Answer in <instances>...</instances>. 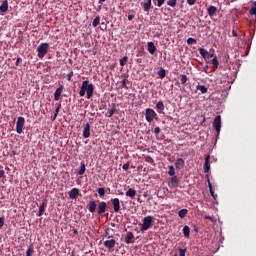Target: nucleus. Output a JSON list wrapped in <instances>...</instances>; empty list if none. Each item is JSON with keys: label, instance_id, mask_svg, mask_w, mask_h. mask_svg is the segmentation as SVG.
Here are the masks:
<instances>
[{"label": "nucleus", "instance_id": "f257e3e1", "mask_svg": "<svg viewBox=\"0 0 256 256\" xmlns=\"http://www.w3.org/2000/svg\"><path fill=\"white\" fill-rule=\"evenodd\" d=\"M154 220H155V217L153 216L144 217L142 220L140 231L144 232V231H147L148 229H151V227L153 226Z\"/></svg>", "mask_w": 256, "mask_h": 256}, {"label": "nucleus", "instance_id": "f03ea898", "mask_svg": "<svg viewBox=\"0 0 256 256\" xmlns=\"http://www.w3.org/2000/svg\"><path fill=\"white\" fill-rule=\"evenodd\" d=\"M48 51H49V43H41L37 47V53H38L39 59H43L45 55H47Z\"/></svg>", "mask_w": 256, "mask_h": 256}, {"label": "nucleus", "instance_id": "7ed1b4c3", "mask_svg": "<svg viewBox=\"0 0 256 256\" xmlns=\"http://www.w3.org/2000/svg\"><path fill=\"white\" fill-rule=\"evenodd\" d=\"M157 117V113L152 108H147L145 113V119L148 123H152V121Z\"/></svg>", "mask_w": 256, "mask_h": 256}, {"label": "nucleus", "instance_id": "20e7f679", "mask_svg": "<svg viewBox=\"0 0 256 256\" xmlns=\"http://www.w3.org/2000/svg\"><path fill=\"white\" fill-rule=\"evenodd\" d=\"M23 127H25V118L24 117H18L16 122V132L21 135L23 133Z\"/></svg>", "mask_w": 256, "mask_h": 256}, {"label": "nucleus", "instance_id": "39448f33", "mask_svg": "<svg viewBox=\"0 0 256 256\" xmlns=\"http://www.w3.org/2000/svg\"><path fill=\"white\" fill-rule=\"evenodd\" d=\"M213 127L216 133L219 135V133H221V116L220 115H217L214 118Z\"/></svg>", "mask_w": 256, "mask_h": 256}, {"label": "nucleus", "instance_id": "423d86ee", "mask_svg": "<svg viewBox=\"0 0 256 256\" xmlns=\"http://www.w3.org/2000/svg\"><path fill=\"white\" fill-rule=\"evenodd\" d=\"M110 201L112 203L114 213H119V211H121V200H119V198H112Z\"/></svg>", "mask_w": 256, "mask_h": 256}, {"label": "nucleus", "instance_id": "0eeeda50", "mask_svg": "<svg viewBox=\"0 0 256 256\" xmlns=\"http://www.w3.org/2000/svg\"><path fill=\"white\" fill-rule=\"evenodd\" d=\"M107 211V202H98L97 215H103Z\"/></svg>", "mask_w": 256, "mask_h": 256}, {"label": "nucleus", "instance_id": "6e6552de", "mask_svg": "<svg viewBox=\"0 0 256 256\" xmlns=\"http://www.w3.org/2000/svg\"><path fill=\"white\" fill-rule=\"evenodd\" d=\"M83 137L84 139L91 137V124L89 122L83 125Z\"/></svg>", "mask_w": 256, "mask_h": 256}, {"label": "nucleus", "instance_id": "1a4fd4ad", "mask_svg": "<svg viewBox=\"0 0 256 256\" xmlns=\"http://www.w3.org/2000/svg\"><path fill=\"white\" fill-rule=\"evenodd\" d=\"M87 209L90 213H95L97 211V201L95 199H91L87 204Z\"/></svg>", "mask_w": 256, "mask_h": 256}, {"label": "nucleus", "instance_id": "9d476101", "mask_svg": "<svg viewBox=\"0 0 256 256\" xmlns=\"http://www.w3.org/2000/svg\"><path fill=\"white\" fill-rule=\"evenodd\" d=\"M169 195V188L164 187V188H160L157 192V197H159V199H165V197H167Z\"/></svg>", "mask_w": 256, "mask_h": 256}, {"label": "nucleus", "instance_id": "9b49d317", "mask_svg": "<svg viewBox=\"0 0 256 256\" xmlns=\"http://www.w3.org/2000/svg\"><path fill=\"white\" fill-rule=\"evenodd\" d=\"M168 187H171V188L179 187V178H177V176H172V178L168 182Z\"/></svg>", "mask_w": 256, "mask_h": 256}, {"label": "nucleus", "instance_id": "f8f14e48", "mask_svg": "<svg viewBox=\"0 0 256 256\" xmlns=\"http://www.w3.org/2000/svg\"><path fill=\"white\" fill-rule=\"evenodd\" d=\"M210 159H211V156L209 155L205 157V163L203 167L204 173H209V171H211V164L209 163Z\"/></svg>", "mask_w": 256, "mask_h": 256}, {"label": "nucleus", "instance_id": "ddd939ff", "mask_svg": "<svg viewBox=\"0 0 256 256\" xmlns=\"http://www.w3.org/2000/svg\"><path fill=\"white\" fill-rule=\"evenodd\" d=\"M87 85H89V81L85 80L82 82V86L79 92L80 97H85V93L87 92Z\"/></svg>", "mask_w": 256, "mask_h": 256}, {"label": "nucleus", "instance_id": "4468645a", "mask_svg": "<svg viewBox=\"0 0 256 256\" xmlns=\"http://www.w3.org/2000/svg\"><path fill=\"white\" fill-rule=\"evenodd\" d=\"M104 246L107 249H113L115 247V239L111 238V236L108 237V240L104 242Z\"/></svg>", "mask_w": 256, "mask_h": 256}, {"label": "nucleus", "instance_id": "2eb2a0df", "mask_svg": "<svg viewBox=\"0 0 256 256\" xmlns=\"http://www.w3.org/2000/svg\"><path fill=\"white\" fill-rule=\"evenodd\" d=\"M147 50L150 53V55H155V51H157V47L155 46V43L147 42Z\"/></svg>", "mask_w": 256, "mask_h": 256}, {"label": "nucleus", "instance_id": "dca6fc26", "mask_svg": "<svg viewBox=\"0 0 256 256\" xmlns=\"http://www.w3.org/2000/svg\"><path fill=\"white\" fill-rule=\"evenodd\" d=\"M93 91H95V87L93 86V84H87V88H86L87 99H91V97H93Z\"/></svg>", "mask_w": 256, "mask_h": 256}, {"label": "nucleus", "instance_id": "f3484780", "mask_svg": "<svg viewBox=\"0 0 256 256\" xmlns=\"http://www.w3.org/2000/svg\"><path fill=\"white\" fill-rule=\"evenodd\" d=\"M70 199H77L79 197V188H72L71 191L68 192Z\"/></svg>", "mask_w": 256, "mask_h": 256}, {"label": "nucleus", "instance_id": "a211bd4d", "mask_svg": "<svg viewBox=\"0 0 256 256\" xmlns=\"http://www.w3.org/2000/svg\"><path fill=\"white\" fill-rule=\"evenodd\" d=\"M45 207H47V201H42V203L39 206V211L37 213V217H42L43 213H45Z\"/></svg>", "mask_w": 256, "mask_h": 256}, {"label": "nucleus", "instance_id": "6ab92c4d", "mask_svg": "<svg viewBox=\"0 0 256 256\" xmlns=\"http://www.w3.org/2000/svg\"><path fill=\"white\" fill-rule=\"evenodd\" d=\"M133 239H135V235L133 232H127L125 237V243L130 245V243H134Z\"/></svg>", "mask_w": 256, "mask_h": 256}, {"label": "nucleus", "instance_id": "aec40b11", "mask_svg": "<svg viewBox=\"0 0 256 256\" xmlns=\"http://www.w3.org/2000/svg\"><path fill=\"white\" fill-rule=\"evenodd\" d=\"M207 13H208L209 17H211V18L215 17V15H217V7L209 6L207 8Z\"/></svg>", "mask_w": 256, "mask_h": 256}, {"label": "nucleus", "instance_id": "412c9836", "mask_svg": "<svg viewBox=\"0 0 256 256\" xmlns=\"http://www.w3.org/2000/svg\"><path fill=\"white\" fill-rule=\"evenodd\" d=\"M207 183L209 187V191L213 199H217V194H215V191H213V184H211V180L209 179V175H207Z\"/></svg>", "mask_w": 256, "mask_h": 256}, {"label": "nucleus", "instance_id": "4be33fe9", "mask_svg": "<svg viewBox=\"0 0 256 256\" xmlns=\"http://www.w3.org/2000/svg\"><path fill=\"white\" fill-rule=\"evenodd\" d=\"M61 93H63V85H61L59 88L56 89L54 93V100L59 101L61 99Z\"/></svg>", "mask_w": 256, "mask_h": 256}, {"label": "nucleus", "instance_id": "5701e85b", "mask_svg": "<svg viewBox=\"0 0 256 256\" xmlns=\"http://www.w3.org/2000/svg\"><path fill=\"white\" fill-rule=\"evenodd\" d=\"M154 133H155L157 139H159L160 141H163V139H165V134H160L161 133V128L155 127L154 128Z\"/></svg>", "mask_w": 256, "mask_h": 256}, {"label": "nucleus", "instance_id": "b1692460", "mask_svg": "<svg viewBox=\"0 0 256 256\" xmlns=\"http://www.w3.org/2000/svg\"><path fill=\"white\" fill-rule=\"evenodd\" d=\"M7 9H9V2L4 0L0 5V13H7Z\"/></svg>", "mask_w": 256, "mask_h": 256}, {"label": "nucleus", "instance_id": "393cba45", "mask_svg": "<svg viewBox=\"0 0 256 256\" xmlns=\"http://www.w3.org/2000/svg\"><path fill=\"white\" fill-rule=\"evenodd\" d=\"M176 169H183L185 167V160L183 158H178L175 162Z\"/></svg>", "mask_w": 256, "mask_h": 256}, {"label": "nucleus", "instance_id": "a878e982", "mask_svg": "<svg viewBox=\"0 0 256 256\" xmlns=\"http://www.w3.org/2000/svg\"><path fill=\"white\" fill-rule=\"evenodd\" d=\"M115 111H117V106L115 105V103H112L111 109H108L106 117H111L112 115H115Z\"/></svg>", "mask_w": 256, "mask_h": 256}, {"label": "nucleus", "instance_id": "bb28decb", "mask_svg": "<svg viewBox=\"0 0 256 256\" xmlns=\"http://www.w3.org/2000/svg\"><path fill=\"white\" fill-rule=\"evenodd\" d=\"M126 197H130L131 199H134L135 195H137V191L133 188H129L126 193Z\"/></svg>", "mask_w": 256, "mask_h": 256}, {"label": "nucleus", "instance_id": "cd10ccee", "mask_svg": "<svg viewBox=\"0 0 256 256\" xmlns=\"http://www.w3.org/2000/svg\"><path fill=\"white\" fill-rule=\"evenodd\" d=\"M156 109H157L158 113H162L163 111H165V104H163V101H159L156 104Z\"/></svg>", "mask_w": 256, "mask_h": 256}, {"label": "nucleus", "instance_id": "c85d7f7f", "mask_svg": "<svg viewBox=\"0 0 256 256\" xmlns=\"http://www.w3.org/2000/svg\"><path fill=\"white\" fill-rule=\"evenodd\" d=\"M142 7L144 11H149L151 9V0H147L146 2L142 3Z\"/></svg>", "mask_w": 256, "mask_h": 256}, {"label": "nucleus", "instance_id": "c756f323", "mask_svg": "<svg viewBox=\"0 0 256 256\" xmlns=\"http://www.w3.org/2000/svg\"><path fill=\"white\" fill-rule=\"evenodd\" d=\"M86 167H85V161H82L80 163V169L78 171V175H85Z\"/></svg>", "mask_w": 256, "mask_h": 256}, {"label": "nucleus", "instance_id": "7c9ffc66", "mask_svg": "<svg viewBox=\"0 0 256 256\" xmlns=\"http://www.w3.org/2000/svg\"><path fill=\"white\" fill-rule=\"evenodd\" d=\"M187 213H189V210L187 209H181L178 212V216L180 217V219H185V217H187Z\"/></svg>", "mask_w": 256, "mask_h": 256}, {"label": "nucleus", "instance_id": "2f4dec72", "mask_svg": "<svg viewBox=\"0 0 256 256\" xmlns=\"http://www.w3.org/2000/svg\"><path fill=\"white\" fill-rule=\"evenodd\" d=\"M33 253H35V249L33 247V244H30L26 251V256H33Z\"/></svg>", "mask_w": 256, "mask_h": 256}, {"label": "nucleus", "instance_id": "473e14b6", "mask_svg": "<svg viewBox=\"0 0 256 256\" xmlns=\"http://www.w3.org/2000/svg\"><path fill=\"white\" fill-rule=\"evenodd\" d=\"M201 57H203V59H207V55H209V52L203 48H199L198 49Z\"/></svg>", "mask_w": 256, "mask_h": 256}, {"label": "nucleus", "instance_id": "72a5a7b5", "mask_svg": "<svg viewBox=\"0 0 256 256\" xmlns=\"http://www.w3.org/2000/svg\"><path fill=\"white\" fill-rule=\"evenodd\" d=\"M196 89H197V91H201L202 94H205L208 91V89L205 85H197Z\"/></svg>", "mask_w": 256, "mask_h": 256}, {"label": "nucleus", "instance_id": "f704fd0d", "mask_svg": "<svg viewBox=\"0 0 256 256\" xmlns=\"http://www.w3.org/2000/svg\"><path fill=\"white\" fill-rule=\"evenodd\" d=\"M190 233H191V229L189 228V226H187V225L184 226L183 227V235H184V237L189 238Z\"/></svg>", "mask_w": 256, "mask_h": 256}, {"label": "nucleus", "instance_id": "c9c22d12", "mask_svg": "<svg viewBox=\"0 0 256 256\" xmlns=\"http://www.w3.org/2000/svg\"><path fill=\"white\" fill-rule=\"evenodd\" d=\"M187 81H188L187 75L181 74L180 75V83H181V85H185V83H187Z\"/></svg>", "mask_w": 256, "mask_h": 256}, {"label": "nucleus", "instance_id": "e433bc0d", "mask_svg": "<svg viewBox=\"0 0 256 256\" xmlns=\"http://www.w3.org/2000/svg\"><path fill=\"white\" fill-rule=\"evenodd\" d=\"M100 22H101V17L97 16L96 18H94V20L92 22V26L97 27Z\"/></svg>", "mask_w": 256, "mask_h": 256}, {"label": "nucleus", "instance_id": "4c0bfd02", "mask_svg": "<svg viewBox=\"0 0 256 256\" xmlns=\"http://www.w3.org/2000/svg\"><path fill=\"white\" fill-rule=\"evenodd\" d=\"M168 169H169V170H168V175H169L170 177H175V167L169 166Z\"/></svg>", "mask_w": 256, "mask_h": 256}, {"label": "nucleus", "instance_id": "58836bf2", "mask_svg": "<svg viewBox=\"0 0 256 256\" xmlns=\"http://www.w3.org/2000/svg\"><path fill=\"white\" fill-rule=\"evenodd\" d=\"M127 61H129V57L124 56L123 58H121L120 59V66L125 67V63H127Z\"/></svg>", "mask_w": 256, "mask_h": 256}, {"label": "nucleus", "instance_id": "ea45409f", "mask_svg": "<svg viewBox=\"0 0 256 256\" xmlns=\"http://www.w3.org/2000/svg\"><path fill=\"white\" fill-rule=\"evenodd\" d=\"M212 65H213V68H214V69H217V67H219V60H217V56H215V57L212 59Z\"/></svg>", "mask_w": 256, "mask_h": 256}, {"label": "nucleus", "instance_id": "a19ab883", "mask_svg": "<svg viewBox=\"0 0 256 256\" xmlns=\"http://www.w3.org/2000/svg\"><path fill=\"white\" fill-rule=\"evenodd\" d=\"M187 44L188 45H196L197 44V40L195 38H188L187 39Z\"/></svg>", "mask_w": 256, "mask_h": 256}, {"label": "nucleus", "instance_id": "79ce46f5", "mask_svg": "<svg viewBox=\"0 0 256 256\" xmlns=\"http://www.w3.org/2000/svg\"><path fill=\"white\" fill-rule=\"evenodd\" d=\"M61 109V104H59L55 110V113H54V117H53V121H55L57 119V115H59V111Z\"/></svg>", "mask_w": 256, "mask_h": 256}, {"label": "nucleus", "instance_id": "37998d69", "mask_svg": "<svg viewBox=\"0 0 256 256\" xmlns=\"http://www.w3.org/2000/svg\"><path fill=\"white\" fill-rule=\"evenodd\" d=\"M253 7L249 10L250 15H256V1L253 2Z\"/></svg>", "mask_w": 256, "mask_h": 256}, {"label": "nucleus", "instance_id": "c03bdc74", "mask_svg": "<svg viewBox=\"0 0 256 256\" xmlns=\"http://www.w3.org/2000/svg\"><path fill=\"white\" fill-rule=\"evenodd\" d=\"M158 75H159L160 79H165V69L161 68L158 71Z\"/></svg>", "mask_w": 256, "mask_h": 256}, {"label": "nucleus", "instance_id": "a18cd8bd", "mask_svg": "<svg viewBox=\"0 0 256 256\" xmlns=\"http://www.w3.org/2000/svg\"><path fill=\"white\" fill-rule=\"evenodd\" d=\"M99 197H105V188H98Z\"/></svg>", "mask_w": 256, "mask_h": 256}, {"label": "nucleus", "instance_id": "49530a36", "mask_svg": "<svg viewBox=\"0 0 256 256\" xmlns=\"http://www.w3.org/2000/svg\"><path fill=\"white\" fill-rule=\"evenodd\" d=\"M167 5H168L169 7H175V6L177 5V0H169V1L167 2Z\"/></svg>", "mask_w": 256, "mask_h": 256}, {"label": "nucleus", "instance_id": "de8ad7c7", "mask_svg": "<svg viewBox=\"0 0 256 256\" xmlns=\"http://www.w3.org/2000/svg\"><path fill=\"white\" fill-rule=\"evenodd\" d=\"M185 253H187V249H183V248L179 249V256H185Z\"/></svg>", "mask_w": 256, "mask_h": 256}, {"label": "nucleus", "instance_id": "09e8293b", "mask_svg": "<svg viewBox=\"0 0 256 256\" xmlns=\"http://www.w3.org/2000/svg\"><path fill=\"white\" fill-rule=\"evenodd\" d=\"M73 75H74L73 70H71L70 73L67 74V80L71 81V79H73Z\"/></svg>", "mask_w": 256, "mask_h": 256}, {"label": "nucleus", "instance_id": "8fccbe9b", "mask_svg": "<svg viewBox=\"0 0 256 256\" xmlns=\"http://www.w3.org/2000/svg\"><path fill=\"white\" fill-rule=\"evenodd\" d=\"M129 166H130V163H129V162H127L126 164H124V165L122 166L123 171H129Z\"/></svg>", "mask_w": 256, "mask_h": 256}, {"label": "nucleus", "instance_id": "3c124183", "mask_svg": "<svg viewBox=\"0 0 256 256\" xmlns=\"http://www.w3.org/2000/svg\"><path fill=\"white\" fill-rule=\"evenodd\" d=\"M165 3V0H157V7H162Z\"/></svg>", "mask_w": 256, "mask_h": 256}, {"label": "nucleus", "instance_id": "603ef678", "mask_svg": "<svg viewBox=\"0 0 256 256\" xmlns=\"http://www.w3.org/2000/svg\"><path fill=\"white\" fill-rule=\"evenodd\" d=\"M204 219H209V221H212V223H215V218L213 216H204Z\"/></svg>", "mask_w": 256, "mask_h": 256}, {"label": "nucleus", "instance_id": "864d4df0", "mask_svg": "<svg viewBox=\"0 0 256 256\" xmlns=\"http://www.w3.org/2000/svg\"><path fill=\"white\" fill-rule=\"evenodd\" d=\"M5 225V218L0 217V229Z\"/></svg>", "mask_w": 256, "mask_h": 256}, {"label": "nucleus", "instance_id": "5fc2aeb1", "mask_svg": "<svg viewBox=\"0 0 256 256\" xmlns=\"http://www.w3.org/2000/svg\"><path fill=\"white\" fill-rule=\"evenodd\" d=\"M188 5L192 6L195 5V3H197V0H187Z\"/></svg>", "mask_w": 256, "mask_h": 256}, {"label": "nucleus", "instance_id": "6e6d98bb", "mask_svg": "<svg viewBox=\"0 0 256 256\" xmlns=\"http://www.w3.org/2000/svg\"><path fill=\"white\" fill-rule=\"evenodd\" d=\"M21 61H23V59L21 57H18L15 63L16 67H19V64L21 63Z\"/></svg>", "mask_w": 256, "mask_h": 256}, {"label": "nucleus", "instance_id": "4d7b16f0", "mask_svg": "<svg viewBox=\"0 0 256 256\" xmlns=\"http://www.w3.org/2000/svg\"><path fill=\"white\" fill-rule=\"evenodd\" d=\"M133 19H135V14H129L128 21H133Z\"/></svg>", "mask_w": 256, "mask_h": 256}, {"label": "nucleus", "instance_id": "13d9d810", "mask_svg": "<svg viewBox=\"0 0 256 256\" xmlns=\"http://www.w3.org/2000/svg\"><path fill=\"white\" fill-rule=\"evenodd\" d=\"M121 87L125 89V87H127V82L126 80H122L121 81Z\"/></svg>", "mask_w": 256, "mask_h": 256}, {"label": "nucleus", "instance_id": "bf43d9fd", "mask_svg": "<svg viewBox=\"0 0 256 256\" xmlns=\"http://www.w3.org/2000/svg\"><path fill=\"white\" fill-rule=\"evenodd\" d=\"M5 177V170L1 169L0 170V179H3Z\"/></svg>", "mask_w": 256, "mask_h": 256}, {"label": "nucleus", "instance_id": "052dcab7", "mask_svg": "<svg viewBox=\"0 0 256 256\" xmlns=\"http://www.w3.org/2000/svg\"><path fill=\"white\" fill-rule=\"evenodd\" d=\"M203 71L204 73H209V66L208 65L204 66Z\"/></svg>", "mask_w": 256, "mask_h": 256}, {"label": "nucleus", "instance_id": "680f3d73", "mask_svg": "<svg viewBox=\"0 0 256 256\" xmlns=\"http://www.w3.org/2000/svg\"><path fill=\"white\" fill-rule=\"evenodd\" d=\"M206 57H207L208 59H213V54H211V53L208 52V54L206 55Z\"/></svg>", "mask_w": 256, "mask_h": 256}, {"label": "nucleus", "instance_id": "e2e57ef3", "mask_svg": "<svg viewBox=\"0 0 256 256\" xmlns=\"http://www.w3.org/2000/svg\"><path fill=\"white\" fill-rule=\"evenodd\" d=\"M147 161H148V163H153V158H152L151 156H149V157L147 158Z\"/></svg>", "mask_w": 256, "mask_h": 256}, {"label": "nucleus", "instance_id": "0e129e2a", "mask_svg": "<svg viewBox=\"0 0 256 256\" xmlns=\"http://www.w3.org/2000/svg\"><path fill=\"white\" fill-rule=\"evenodd\" d=\"M232 35H233V37H237V31L233 30Z\"/></svg>", "mask_w": 256, "mask_h": 256}, {"label": "nucleus", "instance_id": "69168bd1", "mask_svg": "<svg viewBox=\"0 0 256 256\" xmlns=\"http://www.w3.org/2000/svg\"><path fill=\"white\" fill-rule=\"evenodd\" d=\"M73 233H74V235H78L79 231L77 229H73Z\"/></svg>", "mask_w": 256, "mask_h": 256}, {"label": "nucleus", "instance_id": "338daca9", "mask_svg": "<svg viewBox=\"0 0 256 256\" xmlns=\"http://www.w3.org/2000/svg\"><path fill=\"white\" fill-rule=\"evenodd\" d=\"M98 1H99L100 5H103V3H105V1H107V0H98Z\"/></svg>", "mask_w": 256, "mask_h": 256}, {"label": "nucleus", "instance_id": "774afa93", "mask_svg": "<svg viewBox=\"0 0 256 256\" xmlns=\"http://www.w3.org/2000/svg\"><path fill=\"white\" fill-rule=\"evenodd\" d=\"M0 169H3V166H0Z\"/></svg>", "mask_w": 256, "mask_h": 256}]
</instances>
